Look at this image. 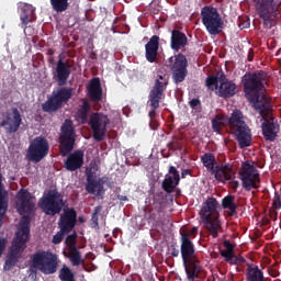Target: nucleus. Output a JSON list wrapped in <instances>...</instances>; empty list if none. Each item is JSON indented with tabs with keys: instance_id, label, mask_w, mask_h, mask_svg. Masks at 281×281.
I'll list each match as a JSON object with an SVG mask.
<instances>
[{
	"instance_id": "6ab92c4d",
	"label": "nucleus",
	"mask_w": 281,
	"mask_h": 281,
	"mask_svg": "<svg viewBox=\"0 0 281 281\" xmlns=\"http://www.w3.org/2000/svg\"><path fill=\"white\" fill-rule=\"evenodd\" d=\"M71 72V65L68 61L63 60V58H59L56 63L54 79L59 87L66 86Z\"/></svg>"
},
{
	"instance_id": "412c9836",
	"label": "nucleus",
	"mask_w": 281,
	"mask_h": 281,
	"mask_svg": "<svg viewBox=\"0 0 281 281\" xmlns=\"http://www.w3.org/2000/svg\"><path fill=\"white\" fill-rule=\"evenodd\" d=\"M18 199L20 202V214H32L35 209V196H33L27 190H21L18 193Z\"/></svg>"
},
{
	"instance_id": "ddd939ff",
	"label": "nucleus",
	"mask_w": 281,
	"mask_h": 281,
	"mask_svg": "<svg viewBox=\"0 0 281 281\" xmlns=\"http://www.w3.org/2000/svg\"><path fill=\"white\" fill-rule=\"evenodd\" d=\"M111 121L108 115L103 113H92L90 116L89 125L93 132V138L95 142H102L106 135V128Z\"/></svg>"
},
{
	"instance_id": "9b49d317",
	"label": "nucleus",
	"mask_w": 281,
	"mask_h": 281,
	"mask_svg": "<svg viewBox=\"0 0 281 281\" xmlns=\"http://www.w3.org/2000/svg\"><path fill=\"white\" fill-rule=\"evenodd\" d=\"M76 145V128L71 120H65L60 127L59 147L60 155L67 156L75 149Z\"/></svg>"
},
{
	"instance_id": "4d7b16f0",
	"label": "nucleus",
	"mask_w": 281,
	"mask_h": 281,
	"mask_svg": "<svg viewBox=\"0 0 281 281\" xmlns=\"http://www.w3.org/2000/svg\"><path fill=\"white\" fill-rule=\"evenodd\" d=\"M254 57H255V52L252 48H250L247 56L248 61L251 63L254 60Z\"/></svg>"
},
{
	"instance_id": "79ce46f5",
	"label": "nucleus",
	"mask_w": 281,
	"mask_h": 281,
	"mask_svg": "<svg viewBox=\"0 0 281 281\" xmlns=\"http://www.w3.org/2000/svg\"><path fill=\"white\" fill-rule=\"evenodd\" d=\"M66 234H69V233H67V231H63V228H59L57 234L55 236H53L52 243L55 245H59L60 243H63L64 236Z\"/></svg>"
},
{
	"instance_id": "c03bdc74",
	"label": "nucleus",
	"mask_w": 281,
	"mask_h": 281,
	"mask_svg": "<svg viewBox=\"0 0 281 281\" xmlns=\"http://www.w3.org/2000/svg\"><path fill=\"white\" fill-rule=\"evenodd\" d=\"M224 246L226 247V250H222L221 256L229 257V255L234 252V245H232L229 241H224Z\"/></svg>"
},
{
	"instance_id": "4c0bfd02",
	"label": "nucleus",
	"mask_w": 281,
	"mask_h": 281,
	"mask_svg": "<svg viewBox=\"0 0 281 281\" xmlns=\"http://www.w3.org/2000/svg\"><path fill=\"white\" fill-rule=\"evenodd\" d=\"M65 245L67 251L78 249V234L74 232L71 235L67 236L65 239Z\"/></svg>"
},
{
	"instance_id": "f8f14e48",
	"label": "nucleus",
	"mask_w": 281,
	"mask_h": 281,
	"mask_svg": "<svg viewBox=\"0 0 281 281\" xmlns=\"http://www.w3.org/2000/svg\"><path fill=\"white\" fill-rule=\"evenodd\" d=\"M238 175L239 179L241 180L243 188L246 192H250V190H258L260 187L259 171L254 165H250L249 161L243 162Z\"/></svg>"
},
{
	"instance_id": "a878e982",
	"label": "nucleus",
	"mask_w": 281,
	"mask_h": 281,
	"mask_svg": "<svg viewBox=\"0 0 281 281\" xmlns=\"http://www.w3.org/2000/svg\"><path fill=\"white\" fill-rule=\"evenodd\" d=\"M169 83L168 75H157L155 80L154 87L151 88L149 95H155V98H162L165 97L164 91L167 89Z\"/></svg>"
},
{
	"instance_id": "f03ea898",
	"label": "nucleus",
	"mask_w": 281,
	"mask_h": 281,
	"mask_svg": "<svg viewBox=\"0 0 281 281\" xmlns=\"http://www.w3.org/2000/svg\"><path fill=\"white\" fill-rule=\"evenodd\" d=\"M267 80V72L258 70L257 72H246L241 77L245 97L252 104L255 110L265 117L270 110H272L271 100L267 95H260L265 91V82Z\"/></svg>"
},
{
	"instance_id": "0e129e2a",
	"label": "nucleus",
	"mask_w": 281,
	"mask_h": 281,
	"mask_svg": "<svg viewBox=\"0 0 281 281\" xmlns=\"http://www.w3.org/2000/svg\"><path fill=\"white\" fill-rule=\"evenodd\" d=\"M196 233H198V228L193 227V229L189 231V233H181V234H188L189 236H191V235H196Z\"/></svg>"
},
{
	"instance_id": "de8ad7c7",
	"label": "nucleus",
	"mask_w": 281,
	"mask_h": 281,
	"mask_svg": "<svg viewBox=\"0 0 281 281\" xmlns=\"http://www.w3.org/2000/svg\"><path fill=\"white\" fill-rule=\"evenodd\" d=\"M169 173L172 175V180L177 181V183L180 182V175L176 167L171 166L169 168Z\"/></svg>"
},
{
	"instance_id": "f704fd0d",
	"label": "nucleus",
	"mask_w": 281,
	"mask_h": 281,
	"mask_svg": "<svg viewBox=\"0 0 281 281\" xmlns=\"http://www.w3.org/2000/svg\"><path fill=\"white\" fill-rule=\"evenodd\" d=\"M50 7L55 12H65L69 9V0H49Z\"/></svg>"
},
{
	"instance_id": "09e8293b",
	"label": "nucleus",
	"mask_w": 281,
	"mask_h": 281,
	"mask_svg": "<svg viewBox=\"0 0 281 281\" xmlns=\"http://www.w3.org/2000/svg\"><path fill=\"white\" fill-rule=\"evenodd\" d=\"M24 34L25 36H35L36 31L32 25H24Z\"/></svg>"
},
{
	"instance_id": "f257e3e1",
	"label": "nucleus",
	"mask_w": 281,
	"mask_h": 281,
	"mask_svg": "<svg viewBox=\"0 0 281 281\" xmlns=\"http://www.w3.org/2000/svg\"><path fill=\"white\" fill-rule=\"evenodd\" d=\"M212 130L216 134H222L224 127L228 126L231 135L235 137L240 149L250 147L252 144V133L244 121L240 110H234L231 117L225 114H216L211 121Z\"/></svg>"
},
{
	"instance_id": "69168bd1",
	"label": "nucleus",
	"mask_w": 281,
	"mask_h": 281,
	"mask_svg": "<svg viewBox=\"0 0 281 281\" xmlns=\"http://www.w3.org/2000/svg\"><path fill=\"white\" fill-rule=\"evenodd\" d=\"M191 173H192L191 170L186 169V170L182 171L181 176H182V178H186V176H189V175H191Z\"/></svg>"
},
{
	"instance_id": "37998d69",
	"label": "nucleus",
	"mask_w": 281,
	"mask_h": 281,
	"mask_svg": "<svg viewBox=\"0 0 281 281\" xmlns=\"http://www.w3.org/2000/svg\"><path fill=\"white\" fill-rule=\"evenodd\" d=\"M271 207L273 210H281V193L279 194L278 192H274L273 199H272V203H271Z\"/></svg>"
},
{
	"instance_id": "b1692460",
	"label": "nucleus",
	"mask_w": 281,
	"mask_h": 281,
	"mask_svg": "<svg viewBox=\"0 0 281 281\" xmlns=\"http://www.w3.org/2000/svg\"><path fill=\"white\" fill-rule=\"evenodd\" d=\"M64 164H65V168L68 171H76V170L82 168L83 151L80 149H77L72 154H69Z\"/></svg>"
},
{
	"instance_id": "7ed1b4c3",
	"label": "nucleus",
	"mask_w": 281,
	"mask_h": 281,
	"mask_svg": "<svg viewBox=\"0 0 281 281\" xmlns=\"http://www.w3.org/2000/svg\"><path fill=\"white\" fill-rule=\"evenodd\" d=\"M20 224L21 228H19V231L16 232L15 237L13 238L11 246L8 249L7 258L3 266L4 271H11V269H13V267L20 261L30 240L31 216L23 215Z\"/></svg>"
},
{
	"instance_id": "9d476101",
	"label": "nucleus",
	"mask_w": 281,
	"mask_h": 281,
	"mask_svg": "<svg viewBox=\"0 0 281 281\" xmlns=\"http://www.w3.org/2000/svg\"><path fill=\"white\" fill-rule=\"evenodd\" d=\"M201 21L211 36H217L223 32L225 22L218 10L213 7H204L201 9Z\"/></svg>"
},
{
	"instance_id": "423d86ee",
	"label": "nucleus",
	"mask_w": 281,
	"mask_h": 281,
	"mask_svg": "<svg viewBox=\"0 0 281 281\" xmlns=\"http://www.w3.org/2000/svg\"><path fill=\"white\" fill-rule=\"evenodd\" d=\"M200 161L203 167L220 182L232 180L235 177L234 168L229 165H218L216 157L211 151L202 154Z\"/></svg>"
},
{
	"instance_id": "6e6552de",
	"label": "nucleus",
	"mask_w": 281,
	"mask_h": 281,
	"mask_svg": "<svg viewBox=\"0 0 281 281\" xmlns=\"http://www.w3.org/2000/svg\"><path fill=\"white\" fill-rule=\"evenodd\" d=\"M34 269L42 271L45 276L55 274L58 270L59 259L56 254L40 250L32 256Z\"/></svg>"
},
{
	"instance_id": "c9c22d12",
	"label": "nucleus",
	"mask_w": 281,
	"mask_h": 281,
	"mask_svg": "<svg viewBox=\"0 0 281 281\" xmlns=\"http://www.w3.org/2000/svg\"><path fill=\"white\" fill-rule=\"evenodd\" d=\"M58 279L60 281H76V276L71 268L63 266L59 270Z\"/></svg>"
},
{
	"instance_id": "5fc2aeb1",
	"label": "nucleus",
	"mask_w": 281,
	"mask_h": 281,
	"mask_svg": "<svg viewBox=\"0 0 281 281\" xmlns=\"http://www.w3.org/2000/svg\"><path fill=\"white\" fill-rule=\"evenodd\" d=\"M234 178H235V176H234ZM234 178L231 179V180H224V182H225V181H231V188H232L233 190H237V188L239 187V182L236 181V180H234Z\"/></svg>"
},
{
	"instance_id": "13d9d810",
	"label": "nucleus",
	"mask_w": 281,
	"mask_h": 281,
	"mask_svg": "<svg viewBox=\"0 0 281 281\" xmlns=\"http://www.w3.org/2000/svg\"><path fill=\"white\" fill-rule=\"evenodd\" d=\"M167 147H168L169 151H172V153L176 151V146H175V142L173 140L169 142L167 144Z\"/></svg>"
},
{
	"instance_id": "a19ab883",
	"label": "nucleus",
	"mask_w": 281,
	"mask_h": 281,
	"mask_svg": "<svg viewBox=\"0 0 281 281\" xmlns=\"http://www.w3.org/2000/svg\"><path fill=\"white\" fill-rule=\"evenodd\" d=\"M226 262L231 263V265H239V263H244L246 261V259L244 257H236L234 256V252H231L228 255V257H224Z\"/></svg>"
},
{
	"instance_id": "ea45409f",
	"label": "nucleus",
	"mask_w": 281,
	"mask_h": 281,
	"mask_svg": "<svg viewBox=\"0 0 281 281\" xmlns=\"http://www.w3.org/2000/svg\"><path fill=\"white\" fill-rule=\"evenodd\" d=\"M103 210L102 205H98L94 209V212L91 215V226L93 228H99V213Z\"/></svg>"
},
{
	"instance_id": "2eb2a0df",
	"label": "nucleus",
	"mask_w": 281,
	"mask_h": 281,
	"mask_svg": "<svg viewBox=\"0 0 281 281\" xmlns=\"http://www.w3.org/2000/svg\"><path fill=\"white\" fill-rule=\"evenodd\" d=\"M189 61L186 55L179 53L175 56V61L171 64L172 79L176 85L183 82L189 74Z\"/></svg>"
},
{
	"instance_id": "c756f323",
	"label": "nucleus",
	"mask_w": 281,
	"mask_h": 281,
	"mask_svg": "<svg viewBox=\"0 0 281 281\" xmlns=\"http://www.w3.org/2000/svg\"><path fill=\"white\" fill-rule=\"evenodd\" d=\"M63 255L69 259L72 267H80L85 261L82 259V252L78 248L63 251Z\"/></svg>"
},
{
	"instance_id": "473e14b6",
	"label": "nucleus",
	"mask_w": 281,
	"mask_h": 281,
	"mask_svg": "<svg viewBox=\"0 0 281 281\" xmlns=\"http://www.w3.org/2000/svg\"><path fill=\"white\" fill-rule=\"evenodd\" d=\"M161 99L162 98L155 97L153 94L148 95L149 106L151 108L148 113V116L150 117V120H155V117H157V109L159 108V103H160Z\"/></svg>"
},
{
	"instance_id": "bf43d9fd",
	"label": "nucleus",
	"mask_w": 281,
	"mask_h": 281,
	"mask_svg": "<svg viewBox=\"0 0 281 281\" xmlns=\"http://www.w3.org/2000/svg\"><path fill=\"white\" fill-rule=\"evenodd\" d=\"M171 36H186V34L179 30H173Z\"/></svg>"
},
{
	"instance_id": "f3484780",
	"label": "nucleus",
	"mask_w": 281,
	"mask_h": 281,
	"mask_svg": "<svg viewBox=\"0 0 281 281\" xmlns=\"http://www.w3.org/2000/svg\"><path fill=\"white\" fill-rule=\"evenodd\" d=\"M78 223V212L75 207L64 210L58 220V228L70 234Z\"/></svg>"
},
{
	"instance_id": "72a5a7b5",
	"label": "nucleus",
	"mask_w": 281,
	"mask_h": 281,
	"mask_svg": "<svg viewBox=\"0 0 281 281\" xmlns=\"http://www.w3.org/2000/svg\"><path fill=\"white\" fill-rule=\"evenodd\" d=\"M188 45L187 36H171V48L175 52L183 49Z\"/></svg>"
},
{
	"instance_id": "bb28decb",
	"label": "nucleus",
	"mask_w": 281,
	"mask_h": 281,
	"mask_svg": "<svg viewBox=\"0 0 281 281\" xmlns=\"http://www.w3.org/2000/svg\"><path fill=\"white\" fill-rule=\"evenodd\" d=\"M159 48V36H153L148 44L145 45V56L148 63H155L157 60V54Z\"/></svg>"
},
{
	"instance_id": "6e6d98bb",
	"label": "nucleus",
	"mask_w": 281,
	"mask_h": 281,
	"mask_svg": "<svg viewBox=\"0 0 281 281\" xmlns=\"http://www.w3.org/2000/svg\"><path fill=\"white\" fill-rule=\"evenodd\" d=\"M89 110H90V105L87 101H85L79 111L88 113Z\"/></svg>"
},
{
	"instance_id": "c85d7f7f",
	"label": "nucleus",
	"mask_w": 281,
	"mask_h": 281,
	"mask_svg": "<svg viewBox=\"0 0 281 281\" xmlns=\"http://www.w3.org/2000/svg\"><path fill=\"white\" fill-rule=\"evenodd\" d=\"M21 21L23 25H27L36 20L35 9L31 4H22L21 7Z\"/></svg>"
},
{
	"instance_id": "e433bc0d",
	"label": "nucleus",
	"mask_w": 281,
	"mask_h": 281,
	"mask_svg": "<svg viewBox=\"0 0 281 281\" xmlns=\"http://www.w3.org/2000/svg\"><path fill=\"white\" fill-rule=\"evenodd\" d=\"M178 184L179 183H177V181H175V179L169 176L162 181V189L165 190V192H167V194H172Z\"/></svg>"
},
{
	"instance_id": "4be33fe9",
	"label": "nucleus",
	"mask_w": 281,
	"mask_h": 281,
	"mask_svg": "<svg viewBox=\"0 0 281 281\" xmlns=\"http://www.w3.org/2000/svg\"><path fill=\"white\" fill-rule=\"evenodd\" d=\"M236 92H237V86L233 81L227 80L226 75L224 74L220 75V86L216 91V94L220 98L229 99L234 97Z\"/></svg>"
},
{
	"instance_id": "a18cd8bd",
	"label": "nucleus",
	"mask_w": 281,
	"mask_h": 281,
	"mask_svg": "<svg viewBox=\"0 0 281 281\" xmlns=\"http://www.w3.org/2000/svg\"><path fill=\"white\" fill-rule=\"evenodd\" d=\"M130 31L131 27L126 24H120L119 26H114V33L128 34Z\"/></svg>"
},
{
	"instance_id": "1a4fd4ad",
	"label": "nucleus",
	"mask_w": 281,
	"mask_h": 281,
	"mask_svg": "<svg viewBox=\"0 0 281 281\" xmlns=\"http://www.w3.org/2000/svg\"><path fill=\"white\" fill-rule=\"evenodd\" d=\"M72 95V88L63 87L58 88L57 90H53L50 97H48L47 100L42 103V111L44 113H48L49 115H52V113H57V111L60 110L65 103L70 101Z\"/></svg>"
},
{
	"instance_id": "2f4dec72",
	"label": "nucleus",
	"mask_w": 281,
	"mask_h": 281,
	"mask_svg": "<svg viewBox=\"0 0 281 281\" xmlns=\"http://www.w3.org/2000/svg\"><path fill=\"white\" fill-rule=\"evenodd\" d=\"M247 281H267L258 266L249 265L246 274Z\"/></svg>"
},
{
	"instance_id": "680f3d73",
	"label": "nucleus",
	"mask_w": 281,
	"mask_h": 281,
	"mask_svg": "<svg viewBox=\"0 0 281 281\" xmlns=\"http://www.w3.org/2000/svg\"><path fill=\"white\" fill-rule=\"evenodd\" d=\"M179 254H180V251L175 246H171V255L173 257H178Z\"/></svg>"
},
{
	"instance_id": "3c124183",
	"label": "nucleus",
	"mask_w": 281,
	"mask_h": 281,
	"mask_svg": "<svg viewBox=\"0 0 281 281\" xmlns=\"http://www.w3.org/2000/svg\"><path fill=\"white\" fill-rule=\"evenodd\" d=\"M270 220L276 222L278 220V209H270Z\"/></svg>"
},
{
	"instance_id": "338daca9",
	"label": "nucleus",
	"mask_w": 281,
	"mask_h": 281,
	"mask_svg": "<svg viewBox=\"0 0 281 281\" xmlns=\"http://www.w3.org/2000/svg\"><path fill=\"white\" fill-rule=\"evenodd\" d=\"M156 226L164 225V221L161 218L156 220Z\"/></svg>"
},
{
	"instance_id": "49530a36",
	"label": "nucleus",
	"mask_w": 281,
	"mask_h": 281,
	"mask_svg": "<svg viewBox=\"0 0 281 281\" xmlns=\"http://www.w3.org/2000/svg\"><path fill=\"white\" fill-rule=\"evenodd\" d=\"M238 26L244 30L248 29L250 26V20L247 16L239 18V24Z\"/></svg>"
},
{
	"instance_id": "cd10ccee",
	"label": "nucleus",
	"mask_w": 281,
	"mask_h": 281,
	"mask_svg": "<svg viewBox=\"0 0 281 281\" xmlns=\"http://www.w3.org/2000/svg\"><path fill=\"white\" fill-rule=\"evenodd\" d=\"M89 97L93 102H100L103 98L102 88L99 77H93L89 86Z\"/></svg>"
},
{
	"instance_id": "7c9ffc66",
	"label": "nucleus",
	"mask_w": 281,
	"mask_h": 281,
	"mask_svg": "<svg viewBox=\"0 0 281 281\" xmlns=\"http://www.w3.org/2000/svg\"><path fill=\"white\" fill-rule=\"evenodd\" d=\"M235 195L228 194L222 200L223 210H228V216L232 217L237 214V204H236Z\"/></svg>"
},
{
	"instance_id": "864d4df0",
	"label": "nucleus",
	"mask_w": 281,
	"mask_h": 281,
	"mask_svg": "<svg viewBox=\"0 0 281 281\" xmlns=\"http://www.w3.org/2000/svg\"><path fill=\"white\" fill-rule=\"evenodd\" d=\"M79 117L82 124H86L88 121V112L79 111Z\"/></svg>"
},
{
	"instance_id": "0eeeda50",
	"label": "nucleus",
	"mask_w": 281,
	"mask_h": 281,
	"mask_svg": "<svg viewBox=\"0 0 281 281\" xmlns=\"http://www.w3.org/2000/svg\"><path fill=\"white\" fill-rule=\"evenodd\" d=\"M65 206L64 195L57 189H49L40 199V209L47 216H56L63 212Z\"/></svg>"
},
{
	"instance_id": "58836bf2",
	"label": "nucleus",
	"mask_w": 281,
	"mask_h": 281,
	"mask_svg": "<svg viewBox=\"0 0 281 281\" xmlns=\"http://www.w3.org/2000/svg\"><path fill=\"white\" fill-rule=\"evenodd\" d=\"M205 85L209 89L211 90L215 89L216 91H218V88L221 86V77H215V76L206 77Z\"/></svg>"
},
{
	"instance_id": "4468645a",
	"label": "nucleus",
	"mask_w": 281,
	"mask_h": 281,
	"mask_svg": "<svg viewBox=\"0 0 281 281\" xmlns=\"http://www.w3.org/2000/svg\"><path fill=\"white\" fill-rule=\"evenodd\" d=\"M49 153V144L46 138L37 136L29 146L27 157L33 162H41Z\"/></svg>"
},
{
	"instance_id": "774afa93",
	"label": "nucleus",
	"mask_w": 281,
	"mask_h": 281,
	"mask_svg": "<svg viewBox=\"0 0 281 281\" xmlns=\"http://www.w3.org/2000/svg\"><path fill=\"white\" fill-rule=\"evenodd\" d=\"M155 217H156V215H155V213H153V214H150L149 220H154L155 221Z\"/></svg>"
},
{
	"instance_id": "5701e85b",
	"label": "nucleus",
	"mask_w": 281,
	"mask_h": 281,
	"mask_svg": "<svg viewBox=\"0 0 281 281\" xmlns=\"http://www.w3.org/2000/svg\"><path fill=\"white\" fill-rule=\"evenodd\" d=\"M181 256L183 263H187L188 260L196 259L195 246L190 239L189 234H181Z\"/></svg>"
},
{
	"instance_id": "e2e57ef3",
	"label": "nucleus",
	"mask_w": 281,
	"mask_h": 281,
	"mask_svg": "<svg viewBox=\"0 0 281 281\" xmlns=\"http://www.w3.org/2000/svg\"><path fill=\"white\" fill-rule=\"evenodd\" d=\"M116 199L121 202H127L128 201V198L126 195H121V194L116 195Z\"/></svg>"
},
{
	"instance_id": "603ef678",
	"label": "nucleus",
	"mask_w": 281,
	"mask_h": 281,
	"mask_svg": "<svg viewBox=\"0 0 281 281\" xmlns=\"http://www.w3.org/2000/svg\"><path fill=\"white\" fill-rule=\"evenodd\" d=\"M201 104V101L199 99H193L191 101H189V106H191V109H196L199 105Z\"/></svg>"
},
{
	"instance_id": "a211bd4d",
	"label": "nucleus",
	"mask_w": 281,
	"mask_h": 281,
	"mask_svg": "<svg viewBox=\"0 0 281 281\" xmlns=\"http://www.w3.org/2000/svg\"><path fill=\"white\" fill-rule=\"evenodd\" d=\"M271 113V110L266 113L263 117L262 123V135L263 138L268 142H274L278 137V134L280 133V125L274 120V117L269 119V114Z\"/></svg>"
},
{
	"instance_id": "dca6fc26",
	"label": "nucleus",
	"mask_w": 281,
	"mask_h": 281,
	"mask_svg": "<svg viewBox=\"0 0 281 281\" xmlns=\"http://www.w3.org/2000/svg\"><path fill=\"white\" fill-rule=\"evenodd\" d=\"M22 125V116L16 108L12 112H7L5 117L0 122V127H3L5 134H15Z\"/></svg>"
},
{
	"instance_id": "39448f33",
	"label": "nucleus",
	"mask_w": 281,
	"mask_h": 281,
	"mask_svg": "<svg viewBox=\"0 0 281 281\" xmlns=\"http://www.w3.org/2000/svg\"><path fill=\"white\" fill-rule=\"evenodd\" d=\"M259 16L263 20V34L276 36L279 33L277 27V15L280 12L281 0H254Z\"/></svg>"
},
{
	"instance_id": "aec40b11",
	"label": "nucleus",
	"mask_w": 281,
	"mask_h": 281,
	"mask_svg": "<svg viewBox=\"0 0 281 281\" xmlns=\"http://www.w3.org/2000/svg\"><path fill=\"white\" fill-rule=\"evenodd\" d=\"M86 190L88 194H95L97 198L103 199V194L105 193L104 181L101 178L97 179L93 173L88 172Z\"/></svg>"
},
{
	"instance_id": "20e7f679",
	"label": "nucleus",
	"mask_w": 281,
	"mask_h": 281,
	"mask_svg": "<svg viewBox=\"0 0 281 281\" xmlns=\"http://www.w3.org/2000/svg\"><path fill=\"white\" fill-rule=\"evenodd\" d=\"M218 201L215 198H207L200 210V218L204 224L205 229L216 239L223 233V223L220 220Z\"/></svg>"
},
{
	"instance_id": "8fccbe9b",
	"label": "nucleus",
	"mask_w": 281,
	"mask_h": 281,
	"mask_svg": "<svg viewBox=\"0 0 281 281\" xmlns=\"http://www.w3.org/2000/svg\"><path fill=\"white\" fill-rule=\"evenodd\" d=\"M8 245L7 238H0V257L3 256V251H5V247Z\"/></svg>"
},
{
	"instance_id": "052dcab7",
	"label": "nucleus",
	"mask_w": 281,
	"mask_h": 281,
	"mask_svg": "<svg viewBox=\"0 0 281 281\" xmlns=\"http://www.w3.org/2000/svg\"><path fill=\"white\" fill-rule=\"evenodd\" d=\"M182 143L181 142H179V140H177V142H175V150L177 151V150H182Z\"/></svg>"
},
{
	"instance_id": "393cba45",
	"label": "nucleus",
	"mask_w": 281,
	"mask_h": 281,
	"mask_svg": "<svg viewBox=\"0 0 281 281\" xmlns=\"http://www.w3.org/2000/svg\"><path fill=\"white\" fill-rule=\"evenodd\" d=\"M183 267L189 281H195L200 278L202 266L198 258L189 259L187 263H183Z\"/></svg>"
}]
</instances>
